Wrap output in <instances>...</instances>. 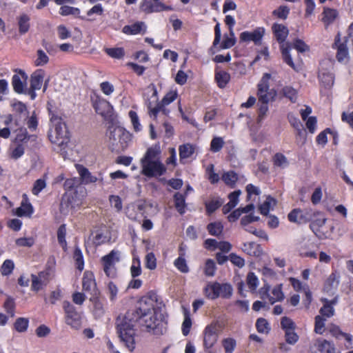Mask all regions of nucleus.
Masks as SVG:
<instances>
[{
    "label": "nucleus",
    "mask_w": 353,
    "mask_h": 353,
    "mask_svg": "<svg viewBox=\"0 0 353 353\" xmlns=\"http://www.w3.org/2000/svg\"><path fill=\"white\" fill-rule=\"evenodd\" d=\"M270 287L264 285L260 290L261 298L263 299H268L271 304H274L277 301H281L284 299V294L282 292L281 285L274 286L269 293Z\"/></svg>",
    "instance_id": "ddd939ff"
},
{
    "label": "nucleus",
    "mask_w": 353,
    "mask_h": 353,
    "mask_svg": "<svg viewBox=\"0 0 353 353\" xmlns=\"http://www.w3.org/2000/svg\"><path fill=\"white\" fill-rule=\"evenodd\" d=\"M174 206L179 214H183L185 212L186 203L184 194L176 192L174 195Z\"/></svg>",
    "instance_id": "bb28decb"
},
{
    "label": "nucleus",
    "mask_w": 353,
    "mask_h": 353,
    "mask_svg": "<svg viewBox=\"0 0 353 353\" xmlns=\"http://www.w3.org/2000/svg\"><path fill=\"white\" fill-rule=\"evenodd\" d=\"M131 275L132 277L138 276L141 273L139 259H133L132 265L130 268Z\"/></svg>",
    "instance_id": "774afa93"
},
{
    "label": "nucleus",
    "mask_w": 353,
    "mask_h": 353,
    "mask_svg": "<svg viewBox=\"0 0 353 353\" xmlns=\"http://www.w3.org/2000/svg\"><path fill=\"white\" fill-rule=\"evenodd\" d=\"M161 150L159 144L148 148L141 159V173L147 177L162 176L166 172V168L161 160Z\"/></svg>",
    "instance_id": "f03ea898"
},
{
    "label": "nucleus",
    "mask_w": 353,
    "mask_h": 353,
    "mask_svg": "<svg viewBox=\"0 0 353 353\" xmlns=\"http://www.w3.org/2000/svg\"><path fill=\"white\" fill-rule=\"evenodd\" d=\"M222 179L226 185L233 187L238 180V176L234 172L230 171L223 174Z\"/></svg>",
    "instance_id": "a19ab883"
},
{
    "label": "nucleus",
    "mask_w": 353,
    "mask_h": 353,
    "mask_svg": "<svg viewBox=\"0 0 353 353\" xmlns=\"http://www.w3.org/2000/svg\"><path fill=\"white\" fill-rule=\"evenodd\" d=\"M339 283V276L332 272L325 281L323 290L327 293L333 294V290L336 289Z\"/></svg>",
    "instance_id": "393cba45"
},
{
    "label": "nucleus",
    "mask_w": 353,
    "mask_h": 353,
    "mask_svg": "<svg viewBox=\"0 0 353 353\" xmlns=\"http://www.w3.org/2000/svg\"><path fill=\"white\" fill-rule=\"evenodd\" d=\"M332 47L337 50L336 57L339 62L346 63L348 61L349 52L346 41L341 42L340 37L338 35L335 38V41Z\"/></svg>",
    "instance_id": "2eb2a0df"
},
{
    "label": "nucleus",
    "mask_w": 353,
    "mask_h": 353,
    "mask_svg": "<svg viewBox=\"0 0 353 353\" xmlns=\"http://www.w3.org/2000/svg\"><path fill=\"white\" fill-rule=\"evenodd\" d=\"M264 34V29L258 28L252 32L245 31L241 33L240 40L244 42L253 41L258 43Z\"/></svg>",
    "instance_id": "aec40b11"
},
{
    "label": "nucleus",
    "mask_w": 353,
    "mask_h": 353,
    "mask_svg": "<svg viewBox=\"0 0 353 353\" xmlns=\"http://www.w3.org/2000/svg\"><path fill=\"white\" fill-rule=\"evenodd\" d=\"M63 308L65 314V323L71 328L79 330L81 327V314L70 302L65 301L63 303Z\"/></svg>",
    "instance_id": "9d476101"
},
{
    "label": "nucleus",
    "mask_w": 353,
    "mask_h": 353,
    "mask_svg": "<svg viewBox=\"0 0 353 353\" xmlns=\"http://www.w3.org/2000/svg\"><path fill=\"white\" fill-rule=\"evenodd\" d=\"M14 120L16 125H19L25 121L28 116V110L26 105L21 101L14 100L11 102Z\"/></svg>",
    "instance_id": "4468645a"
},
{
    "label": "nucleus",
    "mask_w": 353,
    "mask_h": 353,
    "mask_svg": "<svg viewBox=\"0 0 353 353\" xmlns=\"http://www.w3.org/2000/svg\"><path fill=\"white\" fill-rule=\"evenodd\" d=\"M145 267L149 270H154L157 267V259L152 252L148 253L145 258Z\"/></svg>",
    "instance_id": "bf43d9fd"
},
{
    "label": "nucleus",
    "mask_w": 353,
    "mask_h": 353,
    "mask_svg": "<svg viewBox=\"0 0 353 353\" xmlns=\"http://www.w3.org/2000/svg\"><path fill=\"white\" fill-rule=\"evenodd\" d=\"M46 187V181L44 179H39L34 183L32 193L37 196Z\"/></svg>",
    "instance_id": "5fc2aeb1"
},
{
    "label": "nucleus",
    "mask_w": 353,
    "mask_h": 353,
    "mask_svg": "<svg viewBox=\"0 0 353 353\" xmlns=\"http://www.w3.org/2000/svg\"><path fill=\"white\" fill-rule=\"evenodd\" d=\"M74 259L77 265V268L79 270H82L84 265L83 254L81 249L79 247H76L73 254Z\"/></svg>",
    "instance_id": "6e6d98bb"
},
{
    "label": "nucleus",
    "mask_w": 353,
    "mask_h": 353,
    "mask_svg": "<svg viewBox=\"0 0 353 353\" xmlns=\"http://www.w3.org/2000/svg\"><path fill=\"white\" fill-rule=\"evenodd\" d=\"M242 250L250 256H259L261 252L260 246L254 242L244 243Z\"/></svg>",
    "instance_id": "cd10ccee"
},
{
    "label": "nucleus",
    "mask_w": 353,
    "mask_h": 353,
    "mask_svg": "<svg viewBox=\"0 0 353 353\" xmlns=\"http://www.w3.org/2000/svg\"><path fill=\"white\" fill-rule=\"evenodd\" d=\"M224 143L223 138L219 137H214L210 143V150L213 152H219L223 147Z\"/></svg>",
    "instance_id": "8fccbe9b"
},
{
    "label": "nucleus",
    "mask_w": 353,
    "mask_h": 353,
    "mask_svg": "<svg viewBox=\"0 0 353 353\" xmlns=\"http://www.w3.org/2000/svg\"><path fill=\"white\" fill-rule=\"evenodd\" d=\"M216 271V265L212 259H208L204 267V274L207 276H214Z\"/></svg>",
    "instance_id": "603ef678"
},
{
    "label": "nucleus",
    "mask_w": 353,
    "mask_h": 353,
    "mask_svg": "<svg viewBox=\"0 0 353 353\" xmlns=\"http://www.w3.org/2000/svg\"><path fill=\"white\" fill-rule=\"evenodd\" d=\"M314 345L321 353H336L334 345L325 339H317Z\"/></svg>",
    "instance_id": "b1692460"
},
{
    "label": "nucleus",
    "mask_w": 353,
    "mask_h": 353,
    "mask_svg": "<svg viewBox=\"0 0 353 353\" xmlns=\"http://www.w3.org/2000/svg\"><path fill=\"white\" fill-rule=\"evenodd\" d=\"M223 328V323L219 321H213L205 327L203 332L205 349H211L216 343L219 336Z\"/></svg>",
    "instance_id": "0eeeda50"
},
{
    "label": "nucleus",
    "mask_w": 353,
    "mask_h": 353,
    "mask_svg": "<svg viewBox=\"0 0 353 353\" xmlns=\"http://www.w3.org/2000/svg\"><path fill=\"white\" fill-rule=\"evenodd\" d=\"M236 345L235 339L232 338H225L222 340V345L225 353H232Z\"/></svg>",
    "instance_id": "09e8293b"
},
{
    "label": "nucleus",
    "mask_w": 353,
    "mask_h": 353,
    "mask_svg": "<svg viewBox=\"0 0 353 353\" xmlns=\"http://www.w3.org/2000/svg\"><path fill=\"white\" fill-rule=\"evenodd\" d=\"M66 229L65 225H61L57 231V239L59 244L63 249L66 248L67 242L65 240Z\"/></svg>",
    "instance_id": "864d4df0"
},
{
    "label": "nucleus",
    "mask_w": 353,
    "mask_h": 353,
    "mask_svg": "<svg viewBox=\"0 0 353 353\" xmlns=\"http://www.w3.org/2000/svg\"><path fill=\"white\" fill-rule=\"evenodd\" d=\"M192 327V320L188 311L184 312V320L182 323V333L184 336H187L190 331Z\"/></svg>",
    "instance_id": "79ce46f5"
},
{
    "label": "nucleus",
    "mask_w": 353,
    "mask_h": 353,
    "mask_svg": "<svg viewBox=\"0 0 353 353\" xmlns=\"http://www.w3.org/2000/svg\"><path fill=\"white\" fill-rule=\"evenodd\" d=\"M275 203L276 201L273 198L268 196L266 200L259 206L260 212L263 215H267L271 207Z\"/></svg>",
    "instance_id": "ea45409f"
},
{
    "label": "nucleus",
    "mask_w": 353,
    "mask_h": 353,
    "mask_svg": "<svg viewBox=\"0 0 353 353\" xmlns=\"http://www.w3.org/2000/svg\"><path fill=\"white\" fill-rule=\"evenodd\" d=\"M321 301L323 303V307L320 309V314L321 316L330 318L334 315V306L338 303V296H336L333 299L328 300L325 298H322Z\"/></svg>",
    "instance_id": "6ab92c4d"
},
{
    "label": "nucleus",
    "mask_w": 353,
    "mask_h": 353,
    "mask_svg": "<svg viewBox=\"0 0 353 353\" xmlns=\"http://www.w3.org/2000/svg\"><path fill=\"white\" fill-rule=\"evenodd\" d=\"M273 162L274 165L281 168L288 167L289 164L286 157L281 153H276L274 154L273 157Z\"/></svg>",
    "instance_id": "4c0bfd02"
},
{
    "label": "nucleus",
    "mask_w": 353,
    "mask_h": 353,
    "mask_svg": "<svg viewBox=\"0 0 353 353\" xmlns=\"http://www.w3.org/2000/svg\"><path fill=\"white\" fill-rule=\"evenodd\" d=\"M50 122L54 128L50 134L51 142L60 147L61 150L64 149L69 141V132L65 124L59 116L54 113L51 114Z\"/></svg>",
    "instance_id": "20e7f679"
},
{
    "label": "nucleus",
    "mask_w": 353,
    "mask_h": 353,
    "mask_svg": "<svg viewBox=\"0 0 353 353\" xmlns=\"http://www.w3.org/2000/svg\"><path fill=\"white\" fill-rule=\"evenodd\" d=\"M75 167L80 176V179L82 183L87 185L97 181V177L93 176L88 170V169L85 168L83 165L76 164Z\"/></svg>",
    "instance_id": "412c9836"
},
{
    "label": "nucleus",
    "mask_w": 353,
    "mask_h": 353,
    "mask_svg": "<svg viewBox=\"0 0 353 353\" xmlns=\"http://www.w3.org/2000/svg\"><path fill=\"white\" fill-rule=\"evenodd\" d=\"M72 208L70 198L64 195L61 201L59 210L60 212L64 215L68 214L70 210Z\"/></svg>",
    "instance_id": "de8ad7c7"
},
{
    "label": "nucleus",
    "mask_w": 353,
    "mask_h": 353,
    "mask_svg": "<svg viewBox=\"0 0 353 353\" xmlns=\"http://www.w3.org/2000/svg\"><path fill=\"white\" fill-rule=\"evenodd\" d=\"M256 327L259 333L268 334L270 330L268 321L263 318H259L256 323Z\"/></svg>",
    "instance_id": "e433bc0d"
},
{
    "label": "nucleus",
    "mask_w": 353,
    "mask_h": 353,
    "mask_svg": "<svg viewBox=\"0 0 353 353\" xmlns=\"http://www.w3.org/2000/svg\"><path fill=\"white\" fill-rule=\"evenodd\" d=\"M284 97L288 98L292 102L294 103L297 99V92L290 86H285L282 90Z\"/></svg>",
    "instance_id": "3c124183"
},
{
    "label": "nucleus",
    "mask_w": 353,
    "mask_h": 353,
    "mask_svg": "<svg viewBox=\"0 0 353 353\" xmlns=\"http://www.w3.org/2000/svg\"><path fill=\"white\" fill-rule=\"evenodd\" d=\"M325 319L321 316H316L315 317V327L314 331L316 333L322 334L325 330Z\"/></svg>",
    "instance_id": "13d9d810"
},
{
    "label": "nucleus",
    "mask_w": 353,
    "mask_h": 353,
    "mask_svg": "<svg viewBox=\"0 0 353 353\" xmlns=\"http://www.w3.org/2000/svg\"><path fill=\"white\" fill-rule=\"evenodd\" d=\"M94 303V313L96 316H100L103 314L104 310L103 304L98 300L97 297L90 299Z\"/></svg>",
    "instance_id": "338daca9"
},
{
    "label": "nucleus",
    "mask_w": 353,
    "mask_h": 353,
    "mask_svg": "<svg viewBox=\"0 0 353 353\" xmlns=\"http://www.w3.org/2000/svg\"><path fill=\"white\" fill-rule=\"evenodd\" d=\"M59 14L61 16L72 15L79 17L80 10L78 8L71 7L69 6H62L59 9Z\"/></svg>",
    "instance_id": "72a5a7b5"
},
{
    "label": "nucleus",
    "mask_w": 353,
    "mask_h": 353,
    "mask_svg": "<svg viewBox=\"0 0 353 353\" xmlns=\"http://www.w3.org/2000/svg\"><path fill=\"white\" fill-rule=\"evenodd\" d=\"M105 52L108 55L114 59H121L125 55V51L123 48H105Z\"/></svg>",
    "instance_id": "58836bf2"
},
{
    "label": "nucleus",
    "mask_w": 353,
    "mask_h": 353,
    "mask_svg": "<svg viewBox=\"0 0 353 353\" xmlns=\"http://www.w3.org/2000/svg\"><path fill=\"white\" fill-rule=\"evenodd\" d=\"M290 13V8L287 6H280L272 12V14L279 19H286Z\"/></svg>",
    "instance_id": "a18cd8bd"
},
{
    "label": "nucleus",
    "mask_w": 353,
    "mask_h": 353,
    "mask_svg": "<svg viewBox=\"0 0 353 353\" xmlns=\"http://www.w3.org/2000/svg\"><path fill=\"white\" fill-rule=\"evenodd\" d=\"M14 266L12 261L9 259L6 260L1 268L2 275L7 276L10 274L14 269Z\"/></svg>",
    "instance_id": "052dcab7"
},
{
    "label": "nucleus",
    "mask_w": 353,
    "mask_h": 353,
    "mask_svg": "<svg viewBox=\"0 0 353 353\" xmlns=\"http://www.w3.org/2000/svg\"><path fill=\"white\" fill-rule=\"evenodd\" d=\"M103 270L109 277L116 276L115 264L119 261V252L112 250L108 254L102 257Z\"/></svg>",
    "instance_id": "f8f14e48"
},
{
    "label": "nucleus",
    "mask_w": 353,
    "mask_h": 353,
    "mask_svg": "<svg viewBox=\"0 0 353 353\" xmlns=\"http://www.w3.org/2000/svg\"><path fill=\"white\" fill-rule=\"evenodd\" d=\"M175 267L183 273H188L189 268L185 259L182 256H179L174 262Z\"/></svg>",
    "instance_id": "4d7b16f0"
},
{
    "label": "nucleus",
    "mask_w": 353,
    "mask_h": 353,
    "mask_svg": "<svg viewBox=\"0 0 353 353\" xmlns=\"http://www.w3.org/2000/svg\"><path fill=\"white\" fill-rule=\"evenodd\" d=\"M15 243L19 247H32L34 243V239L32 237L19 238L15 241Z\"/></svg>",
    "instance_id": "e2e57ef3"
},
{
    "label": "nucleus",
    "mask_w": 353,
    "mask_h": 353,
    "mask_svg": "<svg viewBox=\"0 0 353 353\" xmlns=\"http://www.w3.org/2000/svg\"><path fill=\"white\" fill-rule=\"evenodd\" d=\"M235 43L236 38L234 37L233 30H231V32H230V37L224 35L223 41L221 44V48L222 49H228L234 46Z\"/></svg>",
    "instance_id": "c9c22d12"
},
{
    "label": "nucleus",
    "mask_w": 353,
    "mask_h": 353,
    "mask_svg": "<svg viewBox=\"0 0 353 353\" xmlns=\"http://www.w3.org/2000/svg\"><path fill=\"white\" fill-rule=\"evenodd\" d=\"M179 150L181 161L190 157L194 152V147L190 143L180 145Z\"/></svg>",
    "instance_id": "2f4dec72"
},
{
    "label": "nucleus",
    "mask_w": 353,
    "mask_h": 353,
    "mask_svg": "<svg viewBox=\"0 0 353 353\" xmlns=\"http://www.w3.org/2000/svg\"><path fill=\"white\" fill-rule=\"evenodd\" d=\"M136 322H139L146 327L148 332L153 334L161 335L165 332V323L161 314L155 311L153 300L148 297L141 298L134 311L119 316L116 321L119 336L130 351L135 347L134 327Z\"/></svg>",
    "instance_id": "f257e3e1"
},
{
    "label": "nucleus",
    "mask_w": 353,
    "mask_h": 353,
    "mask_svg": "<svg viewBox=\"0 0 353 353\" xmlns=\"http://www.w3.org/2000/svg\"><path fill=\"white\" fill-rule=\"evenodd\" d=\"M319 80L325 86H331L334 83V77L332 74L327 72H320L319 73Z\"/></svg>",
    "instance_id": "37998d69"
},
{
    "label": "nucleus",
    "mask_w": 353,
    "mask_h": 353,
    "mask_svg": "<svg viewBox=\"0 0 353 353\" xmlns=\"http://www.w3.org/2000/svg\"><path fill=\"white\" fill-rule=\"evenodd\" d=\"M30 18L26 14H22L18 17L19 32L23 34L26 33L30 28Z\"/></svg>",
    "instance_id": "c756f323"
},
{
    "label": "nucleus",
    "mask_w": 353,
    "mask_h": 353,
    "mask_svg": "<svg viewBox=\"0 0 353 353\" xmlns=\"http://www.w3.org/2000/svg\"><path fill=\"white\" fill-rule=\"evenodd\" d=\"M37 54V58L34 61L36 65H43L48 62L49 58L44 51L38 50Z\"/></svg>",
    "instance_id": "680f3d73"
},
{
    "label": "nucleus",
    "mask_w": 353,
    "mask_h": 353,
    "mask_svg": "<svg viewBox=\"0 0 353 353\" xmlns=\"http://www.w3.org/2000/svg\"><path fill=\"white\" fill-rule=\"evenodd\" d=\"M109 139L114 147L113 149L117 150H123L125 149L128 142L131 140L130 133L120 128H114L111 131Z\"/></svg>",
    "instance_id": "6e6552de"
},
{
    "label": "nucleus",
    "mask_w": 353,
    "mask_h": 353,
    "mask_svg": "<svg viewBox=\"0 0 353 353\" xmlns=\"http://www.w3.org/2000/svg\"><path fill=\"white\" fill-rule=\"evenodd\" d=\"M223 225L219 222L211 223L208 225L207 229L210 234L213 236H219L223 232Z\"/></svg>",
    "instance_id": "c03bdc74"
},
{
    "label": "nucleus",
    "mask_w": 353,
    "mask_h": 353,
    "mask_svg": "<svg viewBox=\"0 0 353 353\" xmlns=\"http://www.w3.org/2000/svg\"><path fill=\"white\" fill-rule=\"evenodd\" d=\"M94 108L97 113L103 117L106 116L111 110V105L108 101L105 100L99 99L94 104Z\"/></svg>",
    "instance_id": "a878e982"
},
{
    "label": "nucleus",
    "mask_w": 353,
    "mask_h": 353,
    "mask_svg": "<svg viewBox=\"0 0 353 353\" xmlns=\"http://www.w3.org/2000/svg\"><path fill=\"white\" fill-rule=\"evenodd\" d=\"M272 30L276 40L279 43H282L281 46V50L284 61L291 68L294 69V64L292 61V56L290 54V46L289 43H283L288 35V29L284 25L274 23L272 26Z\"/></svg>",
    "instance_id": "423d86ee"
},
{
    "label": "nucleus",
    "mask_w": 353,
    "mask_h": 353,
    "mask_svg": "<svg viewBox=\"0 0 353 353\" xmlns=\"http://www.w3.org/2000/svg\"><path fill=\"white\" fill-rule=\"evenodd\" d=\"M18 74H14L12 78V85L15 92L21 94L24 92L26 87L28 75L21 70H16Z\"/></svg>",
    "instance_id": "dca6fc26"
},
{
    "label": "nucleus",
    "mask_w": 353,
    "mask_h": 353,
    "mask_svg": "<svg viewBox=\"0 0 353 353\" xmlns=\"http://www.w3.org/2000/svg\"><path fill=\"white\" fill-rule=\"evenodd\" d=\"M33 213V208L30 203L22 202L21 206L16 210V214L18 216H28Z\"/></svg>",
    "instance_id": "473e14b6"
},
{
    "label": "nucleus",
    "mask_w": 353,
    "mask_h": 353,
    "mask_svg": "<svg viewBox=\"0 0 353 353\" xmlns=\"http://www.w3.org/2000/svg\"><path fill=\"white\" fill-rule=\"evenodd\" d=\"M140 10L146 14L171 11L173 10L170 6H167L160 0H142L140 3Z\"/></svg>",
    "instance_id": "9b49d317"
},
{
    "label": "nucleus",
    "mask_w": 353,
    "mask_h": 353,
    "mask_svg": "<svg viewBox=\"0 0 353 353\" xmlns=\"http://www.w3.org/2000/svg\"><path fill=\"white\" fill-rule=\"evenodd\" d=\"M29 325V320L27 318L19 317L16 319L14 324V329L18 332H24L28 330Z\"/></svg>",
    "instance_id": "f704fd0d"
},
{
    "label": "nucleus",
    "mask_w": 353,
    "mask_h": 353,
    "mask_svg": "<svg viewBox=\"0 0 353 353\" xmlns=\"http://www.w3.org/2000/svg\"><path fill=\"white\" fill-rule=\"evenodd\" d=\"M323 17L322 19L323 23L328 26L334 22L338 16V12L336 10L332 8H324L323 12Z\"/></svg>",
    "instance_id": "7c9ffc66"
},
{
    "label": "nucleus",
    "mask_w": 353,
    "mask_h": 353,
    "mask_svg": "<svg viewBox=\"0 0 353 353\" xmlns=\"http://www.w3.org/2000/svg\"><path fill=\"white\" fill-rule=\"evenodd\" d=\"M229 260L233 263L234 265L237 266L239 268H243L245 265V260L241 257L240 256L231 253L229 255Z\"/></svg>",
    "instance_id": "69168bd1"
},
{
    "label": "nucleus",
    "mask_w": 353,
    "mask_h": 353,
    "mask_svg": "<svg viewBox=\"0 0 353 353\" xmlns=\"http://www.w3.org/2000/svg\"><path fill=\"white\" fill-rule=\"evenodd\" d=\"M271 75L270 74H264L258 84L257 95L259 101L261 103H268L270 101L274 100L276 97V92L272 89H269L268 81Z\"/></svg>",
    "instance_id": "1a4fd4ad"
},
{
    "label": "nucleus",
    "mask_w": 353,
    "mask_h": 353,
    "mask_svg": "<svg viewBox=\"0 0 353 353\" xmlns=\"http://www.w3.org/2000/svg\"><path fill=\"white\" fill-rule=\"evenodd\" d=\"M325 219L319 221L317 228H316V223H313L312 225L315 232V234L321 239L331 238V236L333 232L334 227L332 225L327 227L326 225H325Z\"/></svg>",
    "instance_id": "a211bd4d"
},
{
    "label": "nucleus",
    "mask_w": 353,
    "mask_h": 353,
    "mask_svg": "<svg viewBox=\"0 0 353 353\" xmlns=\"http://www.w3.org/2000/svg\"><path fill=\"white\" fill-rule=\"evenodd\" d=\"M247 285L252 291H254L259 285V279L254 272H249L246 278Z\"/></svg>",
    "instance_id": "49530a36"
},
{
    "label": "nucleus",
    "mask_w": 353,
    "mask_h": 353,
    "mask_svg": "<svg viewBox=\"0 0 353 353\" xmlns=\"http://www.w3.org/2000/svg\"><path fill=\"white\" fill-rule=\"evenodd\" d=\"M215 79L218 86L221 88H223L229 82L230 79V75L225 71L216 70Z\"/></svg>",
    "instance_id": "c85d7f7f"
},
{
    "label": "nucleus",
    "mask_w": 353,
    "mask_h": 353,
    "mask_svg": "<svg viewBox=\"0 0 353 353\" xmlns=\"http://www.w3.org/2000/svg\"><path fill=\"white\" fill-rule=\"evenodd\" d=\"M45 77L44 70L39 69L32 73L30 79V88L33 90L41 88Z\"/></svg>",
    "instance_id": "5701e85b"
},
{
    "label": "nucleus",
    "mask_w": 353,
    "mask_h": 353,
    "mask_svg": "<svg viewBox=\"0 0 353 353\" xmlns=\"http://www.w3.org/2000/svg\"><path fill=\"white\" fill-rule=\"evenodd\" d=\"M291 222L301 223L302 218V211L299 209H294L290 212L288 216Z\"/></svg>",
    "instance_id": "0e129e2a"
},
{
    "label": "nucleus",
    "mask_w": 353,
    "mask_h": 353,
    "mask_svg": "<svg viewBox=\"0 0 353 353\" xmlns=\"http://www.w3.org/2000/svg\"><path fill=\"white\" fill-rule=\"evenodd\" d=\"M233 288L230 283L219 282H208L203 289L205 296L211 300L219 297L229 299L231 297Z\"/></svg>",
    "instance_id": "39448f33"
},
{
    "label": "nucleus",
    "mask_w": 353,
    "mask_h": 353,
    "mask_svg": "<svg viewBox=\"0 0 353 353\" xmlns=\"http://www.w3.org/2000/svg\"><path fill=\"white\" fill-rule=\"evenodd\" d=\"M83 290L85 292H90L94 296L97 294L98 290L94 276L92 272L86 271L83 274L82 279Z\"/></svg>",
    "instance_id": "f3484780"
},
{
    "label": "nucleus",
    "mask_w": 353,
    "mask_h": 353,
    "mask_svg": "<svg viewBox=\"0 0 353 353\" xmlns=\"http://www.w3.org/2000/svg\"><path fill=\"white\" fill-rule=\"evenodd\" d=\"M177 97V93L174 91L168 92L161 101H158L157 91L154 88L152 96L150 99L146 101V105L149 110V114L154 119H156L159 112H162L163 114L167 115L169 111L165 108L174 101Z\"/></svg>",
    "instance_id": "7ed1b4c3"
},
{
    "label": "nucleus",
    "mask_w": 353,
    "mask_h": 353,
    "mask_svg": "<svg viewBox=\"0 0 353 353\" xmlns=\"http://www.w3.org/2000/svg\"><path fill=\"white\" fill-rule=\"evenodd\" d=\"M122 32L126 34H144L146 32V26L143 21H137L132 25L125 26Z\"/></svg>",
    "instance_id": "4be33fe9"
}]
</instances>
